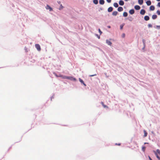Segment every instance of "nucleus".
<instances>
[{
    "label": "nucleus",
    "mask_w": 160,
    "mask_h": 160,
    "mask_svg": "<svg viewBox=\"0 0 160 160\" xmlns=\"http://www.w3.org/2000/svg\"><path fill=\"white\" fill-rule=\"evenodd\" d=\"M129 12L131 14H133L134 13V11L133 9H131L129 11Z\"/></svg>",
    "instance_id": "9d476101"
},
{
    "label": "nucleus",
    "mask_w": 160,
    "mask_h": 160,
    "mask_svg": "<svg viewBox=\"0 0 160 160\" xmlns=\"http://www.w3.org/2000/svg\"><path fill=\"white\" fill-rule=\"evenodd\" d=\"M46 9H49L50 11L52 10V8L48 5H47L46 7Z\"/></svg>",
    "instance_id": "20e7f679"
},
{
    "label": "nucleus",
    "mask_w": 160,
    "mask_h": 160,
    "mask_svg": "<svg viewBox=\"0 0 160 160\" xmlns=\"http://www.w3.org/2000/svg\"><path fill=\"white\" fill-rule=\"evenodd\" d=\"M158 7H160V2H159L158 3Z\"/></svg>",
    "instance_id": "473e14b6"
},
{
    "label": "nucleus",
    "mask_w": 160,
    "mask_h": 160,
    "mask_svg": "<svg viewBox=\"0 0 160 160\" xmlns=\"http://www.w3.org/2000/svg\"><path fill=\"white\" fill-rule=\"evenodd\" d=\"M124 26V25H121L120 26V29H122L123 28V27Z\"/></svg>",
    "instance_id": "a878e982"
},
{
    "label": "nucleus",
    "mask_w": 160,
    "mask_h": 160,
    "mask_svg": "<svg viewBox=\"0 0 160 160\" xmlns=\"http://www.w3.org/2000/svg\"><path fill=\"white\" fill-rule=\"evenodd\" d=\"M144 18L146 21H148L149 19V17L148 16H146L144 17Z\"/></svg>",
    "instance_id": "4468645a"
},
{
    "label": "nucleus",
    "mask_w": 160,
    "mask_h": 160,
    "mask_svg": "<svg viewBox=\"0 0 160 160\" xmlns=\"http://www.w3.org/2000/svg\"><path fill=\"white\" fill-rule=\"evenodd\" d=\"M113 10V8L112 7H110L108 9V11L109 12H111Z\"/></svg>",
    "instance_id": "ddd939ff"
},
{
    "label": "nucleus",
    "mask_w": 160,
    "mask_h": 160,
    "mask_svg": "<svg viewBox=\"0 0 160 160\" xmlns=\"http://www.w3.org/2000/svg\"><path fill=\"white\" fill-rule=\"evenodd\" d=\"M97 75V74H94V75H90L89 76L90 77H93L94 76H96Z\"/></svg>",
    "instance_id": "c756f323"
},
{
    "label": "nucleus",
    "mask_w": 160,
    "mask_h": 160,
    "mask_svg": "<svg viewBox=\"0 0 160 160\" xmlns=\"http://www.w3.org/2000/svg\"><path fill=\"white\" fill-rule=\"evenodd\" d=\"M159 160H160L159 159Z\"/></svg>",
    "instance_id": "79ce46f5"
},
{
    "label": "nucleus",
    "mask_w": 160,
    "mask_h": 160,
    "mask_svg": "<svg viewBox=\"0 0 160 160\" xmlns=\"http://www.w3.org/2000/svg\"><path fill=\"white\" fill-rule=\"evenodd\" d=\"M125 34L124 33H123L122 34V37L123 38H124L125 37Z\"/></svg>",
    "instance_id": "72a5a7b5"
},
{
    "label": "nucleus",
    "mask_w": 160,
    "mask_h": 160,
    "mask_svg": "<svg viewBox=\"0 0 160 160\" xmlns=\"http://www.w3.org/2000/svg\"><path fill=\"white\" fill-rule=\"evenodd\" d=\"M148 6H150L151 4V2L150 1L148 0L146 2Z\"/></svg>",
    "instance_id": "f8f14e48"
},
{
    "label": "nucleus",
    "mask_w": 160,
    "mask_h": 160,
    "mask_svg": "<svg viewBox=\"0 0 160 160\" xmlns=\"http://www.w3.org/2000/svg\"><path fill=\"white\" fill-rule=\"evenodd\" d=\"M93 2L95 4H97L98 3V0H94L93 1Z\"/></svg>",
    "instance_id": "b1692460"
},
{
    "label": "nucleus",
    "mask_w": 160,
    "mask_h": 160,
    "mask_svg": "<svg viewBox=\"0 0 160 160\" xmlns=\"http://www.w3.org/2000/svg\"><path fill=\"white\" fill-rule=\"evenodd\" d=\"M155 9V7L153 6H151L150 7V9L151 10L153 11Z\"/></svg>",
    "instance_id": "f3484780"
},
{
    "label": "nucleus",
    "mask_w": 160,
    "mask_h": 160,
    "mask_svg": "<svg viewBox=\"0 0 160 160\" xmlns=\"http://www.w3.org/2000/svg\"><path fill=\"white\" fill-rule=\"evenodd\" d=\"M101 104L104 108H108V107L104 105V103L102 102H101Z\"/></svg>",
    "instance_id": "dca6fc26"
},
{
    "label": "nucleus",
    "mask_w": 160,
    "mask_h": 160,
    "mask_svg": "<svg viewBox=\"0 0 160 160\" xmlns=\"http://www.w3.org/2000/svg\"><path fill=\"white\" fill-rule=\"evenodd\" d=\"M148 26H149V27H152V26L151 25L149 24H148Z\"/></svg>",
    "instance_id": "c9c22d12"
},
{
    "label": "nucleus",
    "mask_w": 160,
    "mask_h": 160,
    "mask_svg": "<svg viewBox=\"0 0 160 160\" xmlns=\"http://www.w3.org/2000/svg\"><path fill=\"white\" fill-rule=\"evenodd\" d=\"M115 144L116 145H118V146H120V145H121V143H118H118H115Z\"/></svg>",
    "instance_id": "2f4dec72"
},
{
    "label": "nucleus",
    "mask_w": 160,
    "mask_h": 160,
    "mask_svg": "<svg viewBox=\"0 0 160 160\" xmlns=\"http://www.w3.org/2000/svg\"><path fill=\"white\" fill-rule=\"evenodd\" d=\"M108 27L109 28H111V27L110 26H108Z\"/></svg>",
    "instance_id": "4c0bfd02"
},
{
    "label": "nucleus",
    "mask_w": 160,
    "mask_h": 160,
    "mask_svg": "<svg viewBox=\"0 0 160 160\" xmlns=\"http://www.w3.org/2000/svg\"><path fill=\"white\" fill-rule=\"evenodd\" d=\"M146 149V147L145 146H142V150L143 152H144Z\"/></svg>",
    "instance_id": "393cba45"
},
{
    "label": "nucleus",
    "mask_w": 160,
    "mask_h": 160,
    "mask_svg": "<svg viewBox=\"0 0 160 160\" xmlns=\"http://www.w3.org/2000/svg\"><path fill=\"white\" fill-rule=\"evenodd\" d=\"M35 48H37V50L38 51L41 50V47L40 45L38 44H36L35 45Z\"/></svg>",
    "instance_id": "7ed1b4c3"
},
{
    "label": "nucleus",
    "mask_w": 160,
    "mask_h": 160,
    "mask_svg": "<svg viewBox=\"0 0 160 160\" xmlns=\"http://www.w3.org/2000/svg\"><path fill=\"white\" fill-rule=\"evenodd\" d=\"M157 28H160V26H157Z\"/></svg>",
    "instance_id": "e433bc0d"
},
{
    "label": "nucleus",
    "mask_w": 160,
    "mask_h": 160,
    "mask_svg": "<svg viewBox=\"0 0 160 160\" xmlns=\"http://www.w3.org/2000/svg\"><path fill=\"white\" fill-rule=\"evenodd\" d=\"M106 42L107 43L108 45H109L110 46H111V45L112 44V43L110 41H109L108 40H107L106 41Z\"/></svg>",
    "instance_id": "0eeeda50"
},
{
    "label": "nucleus",
    "mask_w": 160,
    "mask_h": 160,
    "mask_svg": "<svg viewBox=\"0 0 160 160\" xmlns=\"http://www.w3.org/2000/svg\"><path fill=\"white\" fill-rule=\"evenodd\" d=\"M119 3L120 5L122 6L124 4V2L122 0H120L119 2Z\"/></svg>",
    "instance_id": "1a4fd4ad"
},
{
    "label": "nucleus",
    "mask_w": 160,
    "mask_h": 160,
    "mask_svg": "<svg viewBox=\"0 0 160 160\" xmlns=\"http://www.w3.org/2000/svg\"><path fill=\"white\" fill-rule=\"evenodd\" d=\"M154 153H155L156 156L157 158L159 160L160 159V157L158 155V154L160 156V150L158 149L156 151H153Z\"/></svg>",
    "instance_id": "f257e3e1"
},
{
    "label": "nucleus",
    "mask_w": 160,
    "mask_h": 160,
    "mask_svg": "<svg viewBox=\"0 0 160 160\" xmlns=\"http://www.w3.org/2000/svg\"><path fill=\"white\" fill-rule=\"evenodd\" d=\"M118 10L119 12H121L123 11V9L122 7H119L118 8Z\"/></svg>",
    "instance_id": "6e6552de"
},
{
    "label": "nucleus",
    "mask_w": 160,
    "mask_h": 160,
    "mask_svg": "<svg viewBox=\"0 0 160 160\" xmlns=\"http://www.w3.org/2000/svg\"><path fill=\"white\" fill-rule=\"evenodd\" d=\"M98 31L100 34H101L102 33V31H101L100 29H98Z\"/></svg>",
    "instance_id": "cd10ccee"
},
{
    "label": "nucleus",
    "mask_w": 160,
    "mask_h": 160,
    "mask_svg": "<svg viewBox=\"0 0 160 160\" xmlns=\"http://www.w3.org/2000/svg\"><path fill=\"white\" fill-rule=\"evenodd\" d=\"M118 12L117 11H114L112 13V15L113 16H116L118 14Z\"/></svg>",
    "instance_id": "6ab92c4d"
},
{
    "label": "nucleus",
    "mask_w": 160,
    "mask_h": 160,
    "mask_svg": "<svg viewBox=\"0 0 160 160\" xmlns=\"http://www.w3.org/2000/svg\"><path fill=\"white\" fill-rule=\"evenodd\" d=\"M79 81L82 84H83L85 86H86V84L84 83L83 81L81 78H79Z\"/></svg>",
    "instance_id": "9b49d317"
},
{
    "label": "nucleus",
    "mask_w": 160,
    "mask_h": 160,
    "mask_svg": "<svg viewBox=\"0 0 160 160\" xmlns=\"http://www.w3.org/2000/svg\"><path fill=\"white\" fill-rule=\"evenodd\" d=\"M145 13V11L144 9H141L140 13L142 15H144Z\"/></svg>",
    "instance_id": "39448f33"
},
{
    "label": "nucleus",
    "mask_w": 160,
    "mask_h": 160,
    "mask_svg": "<svg viewBox=\"0 0 160 160\" xmlns=\"http://www.w3.org/2000/svg\"><path fill=\"white\" fill-rule=\"evenodd\" d=\"M135 9L136 10H139L140 8V7L138 5H136L134 7Z\"/></svg>",
    "instance_id": "423d86ee"
},
{
    "label": "nucleus",
    "mask_w": 160,
    "mask_h": 160,
    "mask_svg": "<svg viewBox=\"0 0 160 160\" xmlns=\"http://www.w3.org/2000/svg\"><path fill=\"white\" fill-rule=\"evenodd\" d=\"M144 137H146L147 136L148 133L145 130H144Z\"/></svg>",
    "instance_id": "412c9836"
},
{
    "label": "nucleus",
    "mask_w": 160,
    "mask_h": 160,
    "mask_svg": "<svg viewBox=\"0 0 160 160\" xmlns=\"http://www.w3.org/2000/svg\"><path fill=\"white\" fill-rule=\"evenodd\" d=\"M157 1H160V0H157Z\"/></svg>",
    "instance_id": "a19ab883"
},
{
    "label": "nucleus",
    "mask_w": 160,
    "mask_h": 160,
    "mask_svg": "<svg viewBox=\"0 0 160 160\" xmlns=\"http://www.w3.org/2000/svg\"><path fill=\"white\" fill-rule=\"evenodd\" d=\"M58 2V3L60 4V1H59V2Z\"/></svg>",
    "instance_id": "ea45409f"
},
{
    "label": "nucleus",
    "mask_w": 160,
    "mask_h": 160,
    "mask_svg": "<svg viewBox=\"0 0 160 160\" xmlns=\"http://www.w3.org/2000/svg\"><path fill=\"white\" fill-rule=\"evenodd\" d=\"M157 13L158 14V15H160V11L158 10L157 11Z\"/></svg>",
    "instance_id": "bb28decb"
},
{
    "label": "nucleus",
    "mask_w": 160,
    "mask_h": 160,
    "mask_svg": "<svg viewBox=\"0 0 160 160\" xmlns=\"http://www.w3.org/2000/svg\"><path fill=\"white\" fill-rule=\"evenodd\" d=\"M143 0H138V2L139 4L142 5L143 3Z\"/></svg>",
    "instance_id": "a211bd4d"
},
{
    "label": "nucleus",
    "mask_w": 160,
    "mask_h": 160,
    "mask_svg": "<svg viewBox=\"0 0 160 160\" xmlns=\"http://www.w3.org/2000/svg\"><path fill=\"white\" fill-rule=\"evenodd\" d=\"M157 17V15H153L152 16V18L153 19H156Z\"/></svg>",
    "instance_id": "aec40b11"
},
{
    "label": "nucleus",
    "mask_w": 160,
    "mask_h": 160,
    "mask_svg": "<svg viewBox=\"0 0 160 160\" xmlns=\"http://www.w3.org/2000/svg\"><path fill=\"white\" fill-rule=\"evenodd\" d=\"M123 16L124 17H126L128 16V13L126 12H123Z\"/></svg>",
    "instance_id": "5701e85b"
},
{
    "label": "nucleus",
    "mask_w": 160,
    "mask_h": 160,
    "mask_svg": "<svg viewBox=\"0 0 160 160\" xmlns=\"http://www.w3.org/2000/svg\"><path fill=\"white\" fill-rule=\"evenodd\" d=\"M104 0H100L99 1V3L101 5L103 4L104 3Z\"/></svg>",
    "instance_id": "2eb2a0df"
},
{
    "label": "nucleus",
    "mask_w": 160,
    "mask_h": 160,
    "mask_svg": "<svg viewBox=\"0 0 160 160\" xmlns=\"http://www.w3.org/2000/svg\"><path fill=\"white\" fill-rule=\"evenodd\" d=\"M111 0H107V2L108 3H110L111 2Z\"/></svg>",
    "instance_id": "7c9ffc66"
},
{
    "label": "nucleus",
    "mask_w": 160,
    "mask_h": 160,
    "mask_svg": "<svg viewBox=\"0 0 160 160\" xmlns=\"http://www.w3.org/2000/svg\"><path fill=\"white\" fill-rule=\"evenodd\" d=\"M148 158L150 160H152L150 156H148Z\"/></svg>",
    "instance_id": "f704fd0d"
},
{
    "label": "nucleus",
    "mask_w": 160,
    "mask_h": 160,
    "mask_svg": "<svg viewBox=\"0 0 160 160\" xmlns=\"http://www.w3.org/2000/svg\"><path fill=\"white\" fill-rule=\"evenodd\" d=\"M113 5L115 8H117L118 6V4L117 2L114 3L113 4Z\"/></svg>",
    "instance_id": "4be33fe9"
},
{
    "label": "nucleus",
    "mask_w": 160,
    "mask_h": 160,
    "mask_svg": "<svg viewBox=\"0 0 160 160\" xmlns=\"http://www.w3.org/2000/svg\"><path fill=\"white\" fill-rule=\"evenodd\" d=\"M148 142H145L144 143V144H148Z\"/></svg>",
    "instance_id": "58836bf2"
},
{
    "label": "nucleus",
    "mask_w": 160,
    "mask_h": 160,
    "mask_svg": "<svg viewBox=\"0 0 160 160\" xmlns=\"http://www.w3.org/2000/svg\"><path fill=\"white\" fill-rule=\"evenodd\" d=\"M63 8V7L62 6V4H61L60 5V8H59V9H62Z\"/></svg>",
    "instance_id": "c85d7f7f"
},
{
    "label": "nucleus",
    "mask_w": 160,
    "mask_h": 160,
    "mask_svg": "<svg viewBox=\"0 0 160 160\" xmlns=\"http://www.w3.org/2000/svg\"><path fill=\"white\" fill-rule=\"evenodd\" d=\"M65 78L70 79L72 81H76V79L75 78L72 77H66Z\"/></svg>",
    "instance_id": "f03ea898"
}]
</instances>
